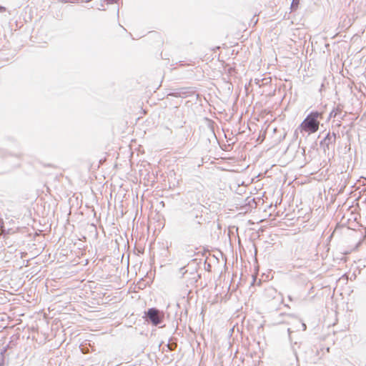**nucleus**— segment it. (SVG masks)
<instances>
[{"label":"nucleus","instance_id":"obj_15","mask_svg":"<svg viewBox=\"0 0 366 366\" xmlns=\"http://www.w3.org/2000/svg\"><path fill=\"white\" fill-rule=\"evenodd\" d=\"M197 94V97H199V94L198 93H196Z\"/></svg>","mask_w":366,"mask_h":366},{"label":"nucleus","instance_id":"obj_11","mask_svg":"<svg viewBox=\"0 0 366 366\" xmlns=\"http://www.w3.org/2000/svg\"><path fill=\"white\" fill-rule=\"evenodd\" d=\"M180 94L181 93H173V92H171V93H169L168 95H173V96L179 97H187V96H181Z\"/></svg>","mask_w":366,"mask_h":366},{"label":"nucleus","instance_id":"obj_3","mask_svg":"<svg viewBox=\"0 0 366 366\" xmlns=\"http://www.w3.org/2000/svg\"><path fill=\"white\" fill-rule=\"evenodd\" d=\"M336 139V134L328 133L326 137L320 142V147L325 151L326 149H329L330 144H334Z\"/></svg>","mask_w":366,"mask_h":366},{"label":"nucleus","instance_id":"obj_5","mask_svg":"<svg viewBox=\"0 0 366 366\" xmlns=\"http://www.w3.org/2000/svg\"><path fill=\"white\" fill-rule=\"evenodd\" d=\"M202 207L201 204L197 205V207H194L193 210L191 212V215L194 217L195 219H197V224H201V220L202 219V212L199 211V209Z\"/></svg>","mask_w":366,"mask_h":366},{"label":"nucleus","instance_id":"obj_10","mask_svg":"<svg viewBox=\"0 0 366 366\" xmlns=\"http://www.w3.org/2000/svg\"><path fill=\"white\" fill-rule=\"evenodd\" d=\"M292 320L296 321L302 327L303 331L306 330L307 326L304 322H302L301 320L296 318L295 317H294V318H292Z\"/></svg>","mask_w":366,"mask_h":366},{"label":"nucleus","instance_id":"obj_1","mask_svg":"<svg viewBox=\"0 0 366 366\" xmlns=\"http://www.w3.org/2000/svg\"><path fill=\"white\" fill-rule=\"evenodd\" d=\"M321 116L318 112H312L302 122L300 127L302 130L309 133H314L319 129V122L317 119Z\"/></svg>","mask_w":366,"mask_h":366},{"label":"nucleus","instance_id":"obj_9","mask_svg":"<svg viewBox=\"0 0 366 366\" xmlns=\"http://www.w3.org/2000/svg\"><path fill=\"white\" fill-rule=\"evenodd\" d=\"M300 3V0H292V4H291V9L292 10L297 9Z\"/></svg>","mask_w":366,"mask_h":366},{"label":"nucleus","instance_id":"obj_8","mask_svg":"<svg viewBox=\"0 0 366 366\" xmlns=\"http://www.w3.org/2000/svg\"><path fill=\"white\" fill-rule=\"evenodd\" d=\"M7 347H4L0 352V366H4V353L6 352Z\"/></svg>","mask_w":366,"mask_h":366},{"label":"nucleus","instance_id":"obj_2","mask_svg":"<svg viewBox=\"0 0 366 366\" xmlns=\"http://www.w3.org/2000/svg\"><path fill=\"white\" fill-rule=\"evenodd\" d=\"M144 317L147 322H151L153 325H158L162 322L164 315L159 310L152 307L145 312Z\"/></svg>","mask_w":366,"mask_h":366},{"label":"nucleus","instance_id":"obj_12","mask_svg":"<svg viewBox=\"0 0 366 366\" xmlns=\"http://www.w3.org/2000/svg\"><path fill=\"white\" fill-rule=\"evenodd\" d=\"M185 267H181L179 271L182 274V276L187 272V270H184Z\"/></svg>","mask_w":366,"mask_h":366},{"label":"nucleus","instance_id":"obj_14","mask_svg":"<svg viewBox=\"0 0 366 366\" xmlns=\"http://www.w3.org/2000/svg\"><path fill=\"white\" fill-rule=\"evenodd\" d=\"M304 353H305V356H304V357H305V359L307 360V356H306V353H307V352H306V351H305V352H304Z\"/></svg>","mask_w":366,"mask_h":366},{"label":"nucleus","instance_id":"obj_13","mask_svg":"<svg viewBox=\"0 0 366 366\" xmlns=\"http://www.w3.org/2000/svg\"><path fill=\"white\" fill-rule=\"evenodd\" d=\"M287 332L289 333V338H290V340L292 341V337H291V333H292V330H291V328H288L287 329Z\"/></svg>","mask_w":366,"mask_h":366},{"label":"nucleus","instance_id":"obj_6","mask_svg":"<svg viewBox=\"0 0 366 366\" xmlns=\"http://www.w3.org/2000/svg\"><path fill=\"white\" fill-rule=\"evenodd\" d=\"M303 347L304 349H306L307 347L305 345H302V343H298L297 342H295L292 344V350L293 351V353L296 357V360L298 362H299V357L297 354V349H300L301 347Z\"/></svg>","mask_w":366,"mask_h":366},{"label":"nucleus","instance_id":"obj_7","mask_svg":"<svg viewBox=\"0 0 366 366\" xmlns=\"http://www.w3.org/2000/svg\"><path fill=\"white\" fill-rule=\"evenodd\" d=\"M343 109V106L340 104H338L337 107L335 109H333L332 111L330 112V116L336 117L339 113L342 112Z\"/></svg>","mask_w":366,"mask_h":366},{"label":"nucleus","instance_id":"obj_4","mask_svg":"<svg viewBox=\"0 0 366 366\" xmlns=\"http://www.w3.org/2000/svg\"><path fill=\"white\" fill-rule=\"evenodd\" d=\"M292 318H294L293 315L280 313L277 315V320H274L273 324H274V325H278V324H282V323L290 324V320H292Z\"/></svg>","mask_w":366,"mask_h":366}]
</instances>
